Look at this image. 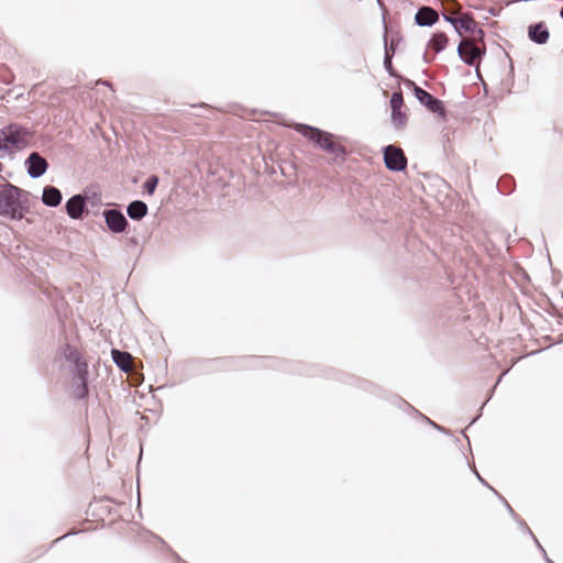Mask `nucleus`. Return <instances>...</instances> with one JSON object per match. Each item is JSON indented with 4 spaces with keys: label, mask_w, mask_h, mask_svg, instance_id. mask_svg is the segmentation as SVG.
<instances>
[{
    "label": "nucleus",
    "mask_w": 563,
    "mask_h": 563,
    "mask_svg": "<svg viewBox=\"0 0 563 563\" xmlns=\"http://www.w3.org/2000/svg\"><path fill=\"white\" fill-rule=\"evenodd\" d=\"M29 196V191L9 181L0 184V217L22 220L30 211Z\"/></svg>",
    "instance_id": "f257e3e1"
},
{
    "label": "nucleus",
    "mask_w": 563,
    "mask_h": 563,
    "mask_svg": "<svg viewBox=\"0 0 563 563\" xmlns=\"http://www.w3.org/2000/svg\"><path fill=\"white\" fill-rule=\"evenodd\" d=\"M294 129L321 151L333 155L335 158L345 159L347 151L345 146L335 141L334 134L306 123H296Z\"/></svg>",
    "instance_id": "f03ea898"
},
{
    "label": "nucleus",
    "mask_w": 563,
    "mask_h": 563,
    "mask_svg": "<svg viewBox=\"0 0 563 563\" xmlns=\"http://www.w3.org/2000/svg\"><path fill=\"white\" fill-rule=\"evenodd\" d=\"M31 131L18 123H10L0 130V158L27 147Z\"/></svg>",
    "instance_id": "7ed1b4c3"
},
{
    "label": "nucleus",
    "mask_w": 563,
    "mask_h": 563,
    "mask_svg": "<svg viewBox=\"0 0 563 563\" xmlns=\"http://www.w3.org/2000/svg\"><path fill=\"white\" fill-rule=\"evenodd\" d=\"M383 159L386 168L394 173L404 172L408 165L404 151L393 144L386 145L383 148Z\"/></svg>",
    "instance_id": "20e7f679"
},
{
    "label": "nucleus",
    "mask_w": 563,
    "mask_h": 563,
    "mask_svg": "<svg viewBox=\"0 0 563 563\" xmlns=\"http://www.w3.org/2000/svg\"><path fill=\"white\" fill-rule=\"evenodd\" d=\"M102 216L108 230L114 234L124 232L129 227V221L118 208L104 209Z\"/></svg>",
    "instance_id": "39448f33"
},
{
    "label": "nucleus",
    "mask_w": 563,
    "mask_h": 563,
    "mask_svg": "<svg viewBox=\"0 0 563 563\" xmlns=\"http://www.w3.org/2000/svg\"><path fill=\"white\" fill-rule=\"evenodd\" d=\"M24 167L32 179H37L47 172L49 164L38 152H31L24 161Z\"/></svg>",
    "instance_id": "423d86ee"
},
{
    "label": "nucleus",
    "mask_w": 563,
    "mask_h": 563,
    "mask_svg": "<svg viewBox=\"0 0 563 563\" xmlns=\"http://www.w3.org/2000/svg\"><path fill=\"white\" fill-rule=\"evenodd\" d=\"M416 98L429 111L440 115L442 119H445L448 112L442 100L434 97L424 89L418 90Z\"/></svg>",
    "instance_id": "0eeeda50"
},
{
    "label": "nucleus",
    "mask_w": 563,
    "mask_h": 563,
    "mask_svg": "<svg viewBox=\"0 0 563 563\" xmlns=\"http://www.w3.org/2000/svg\"><path fill=\"white\" fill-rule=\"evenodd\" d=\"M87 198L80 194L71 196L65 203L67 216L73 220H80L87 211Z\"/></svg>",
    "instance_id": "6e6552de"
},
{
    "label": "nucleus",
    "mask_w": 563,
    "mask_h": 563,
    "mask_svg": "<svg viewBox=\"0 0 563 563\" xmlns=\"http://www.w3.org/2000/svg\"><path fill=\"white\" fill-rule=\"evenodd\" d=\"M439 21V13L430 5H421L415 14L418 26L431 27Z\"/></svg>",
    "instance_id": "1a4fd4ad"
},
{
    "label": "nucleus",
    "mask_w": 563,
    "mask_h": 563,
    "mask_svg": "<svg viewBox=\"0 0 563 563\" xmlns=\"http://www.w3.org/2000/svg\"><path fill=\"white\" fill-rule=\"evenodd\" d=\"M528 37L531 42L543 45L549 41L550 32L544 22H538L528 26Z\"/></svg>",
    "instance_id": "9d476101"
},
{
    "label": "nucleus",
    "mask_w": 563,
    "mask_h": 563,
    "mask_svg": "<svg viewBox=\"0 0 563 563\" xmlns=\"http://www.w3.org/2000/svg\"><path fill=\"white\" fill-rule=\"evenodd\" d=\"M58 352L65 358L66 362L70 363L74 366V369H77L79 364H87L80 351L69 343L60 345Z\"/></svg>",
    "instance_id": "9b49d317"
},
{
    "label": "nucleus",
    "mask_w": 563,
    "mask_h": 563,
    "mask_svg": "<svg viewBox=\"0 0 563 563\" xmlns=\"http://www.w3.org/2000/svg\"><path fill=\"white\" fill-rule=\"evenodd\" d=\"M41 200L46 207L56 208L62 203L63 195L57 187L46 185L43 188Z\"/></svg>",
    "instance_id": "f8f14e48"
},
{
    "label": "nucleus",
    "mask_w": 563,
    "mask_h": 563,
    "mask_svg": "<svg viewBox=\"0 0 563 563\" xmlns=\"http://www.w3.org/2000/svg\"><path fill=\"white\" fill-rule=\"evenodd\" d=\"M486 53L485 45L479 46L475 44L473 41L468 45V47L465 51V54L463 55L462 62L468 66H476L477 60L481 59Z\"/></svg>",
    "instance_id": "ddd939ff"
},
{
    "label": "nucleus",
    "mask_w": 563,
    "mask_h": 563,
    "mask_svg": "<svg viewBox=\"0 0 563 563\" xmlns=\"http://www.w3.org/2000/svg\"><path fill=\"white\" fill-rule=\"evenodd\" d=\"M456 27L454 31L461 36L464 33H470L475 30V26L477 25L476 21L473 18V14L471 12H463L459 20L455 21Z\"/></svg>",
    "instance_id": "4468645a"
},
{
    "label": "nucleus",
    "mask_w": 563,
    "mask_h": 563,
    "mask_svg": "<svg viewBox=\"0 0 563 563\" xmlns=\"http://www.w3.org/2000/svg\"><path fill=\"white\" fill-rule=\"evenodd\" d=\"M148 211L147 205L142 200H133L126 206V214L131 220H142Z\"/></svg>",
    "instance_id": "2eb2a0df"
},
{
    "label": "nucleus",
    "mask_w": 563,
    "mask_h": 563,
    "mask_svg": "<svg viewBox=\"0 0 563 563\" xmlns=\"http://www.w3.org/2000/svg\"><path fill=\"white\" fill-rule=\"evenodd\" d=\"M113 363L122 371L128 373L131 368L132 355L126 351L113 349L111 351Z\"/></svg>",
    "instance_id": "dca6fc26"
},
{
    "label": "nucleus",
    "mask_w": 563,
    "mask_h": 563,
    "mask_svg": "<svg viewBox=\"0 0 563 563\" xmlns=\"http://www.w3.org/2000/svg\"><path fill=\"white\" fill-rule=\"evenodd\" d=\"M449 44V37L444 32H435L429 40V46L435 54L443 52Z\"/></svg>",
    "instance_id": "f3484780"
},
{
    "label": "nucleus",
    "mask_w": 563,
    "mask_h": 563,
    "mask_svg": "<svg viewBox=\"0 0 563 563\" xmlns=\"http://www.w3.org/2000/svg\"><path fill=\"white\" fill-rule=\"evenodd\" d=\"M383 24H384V38L383 40H384L385 53L388 49V53H389L390 57L393 58L394 55H395V52L397 49L398 43L400 42L401 37L399 36L398 33H396L391 37L390 42L388 43L387 24H386L385 18H383Z\"/></svg>",
    "instance_id": "a211bd4d"
},
{
    "label": "nucleus",
    "mask_w": 563,
    "mask_h": 563,
    "mask_svg": "<svg viewBox=\"0 0 563 563\" xmlns=\"http://www.w3.org/2000/svg\"><path fill=\"white\" fill-rule=\"evenodd\" d=\"M516 187L515 179L510 175H504L500 177L497 189L501 195H510L514 192Z\"/></svg>",
    "instance_id": "6ab92c4d"
},
{
    "label": "nucleus",
    "mask_w": 563,
    "mask_h": 563,
    "mask_svg": "<svg viewBox=\"0 0 563 563\" xmlns=\"http://www.w3.org/2000/svg\"><path fill=\"white\" fill-rule=\"evenodd\" d=\"M407 114L401 109L391 110V123L395 129H401L407 123Z\"/></svg>",
    "instance_id": "aec40b11"
},
{
    "label": "nucleus",
    "mask_w": 563,
    "mask_h": 563,
    "mask_svg": "<svg viewBox=\"0 0 563 563\" xmlns=\"http://www.w3.org/2000/svg\"><path fill=\"white\" fill-rule=\"evenodd\" d=\"M75 371V377L78 380V384L88 385L89 372L88 364H79L77 369Z\"/></svg>",
    "instance_id": "412c9836"
},
{
    "label": "nucleus",
    "mask_w": 563,
    "mask_h": 563,
    "mask_svg": "<svg viewBox=\"0 0 563 563\" xmlns=\"http://www.w3.org/2000/svg\"><path fill=\"white\" fill-rule=\"evenodd\" d=\"M158 181H159V179H158V177L156 175L150 176L145 180V183L143 184L144 191L147 195L152 196L155 192L156 188H157Z\"/></svg>",
    "instance_id": "4be33fe9"
},
{
    "label": "nucleus",
    "mask_w": 563,
    "mask_h": 563,
    "mask_svg": "<svg viewBox=\"0 0 563 563\" xmlns=\"http://www.w3.org/2000/svg\"><path fill=\"white\" fill-rule=\"evenodd\" d=\"M89 395V387L85 384H77L74 388V397L77 400H84Z\"/></svg>",
    "instance_id": "5701e85b"
},
{
    "label": "nucleus",
    "mask_w": 563,
    "mask_h": 563,
    "mask_svg": "<svg viewBox=\"0 0 563 563\" xmlns=\"http://www.w3.org/2000/svg\"><path fill=\"white\" fill-rule=\"evenodd\" d=\"M384 68L389 75V77L396 78L398 77V74L393 67V58L390 57L388 51L384 54Z\"/></svg>",
    "instance_id": "b1692460"
},
{
    "label": "nucleus",
    "mask_w": 563,
    "mask_h": 563,
    "mask_svg": "<svg viewBox=\"0 0 563 563\" xmlns=\"http://www.w3.org/2000/svg\"><path fill=\"white\" fill-rule=\"evenodd\" d=\"M390 109L394 110V109H401L402 106H404V96H402V92L401 91H395L393 92L391 97H390Z\"/></svg>",
    "instance_id": "393cba45"
},
{
    "label": "nucleus",
    "mask_w": 563,
    "mask_h": 563,
    "mask_svg": "<svg viewBox=\"0 0 563 563\" xmlns=\"http://www.w3.org/2000/svg\"><path fill=\"white\" fill-rule=\"evenodd\" d=\"M252 361L257 364L264 365V366H273V367L285 363L277 358H273V357L252 358Z\"/></svg>",
    "instance_id": "a878e982"
},
{
    "label": "nucleus",
    "mask_w": 563,
    "mask_h": 563,
    "mask_svg": "<svg viewBox=\"0 0 563 563\" xmlns=\"http://www.w3.org/2000/svg\"><path fill=\"white\" fill-rule=\"evenodd\" d=\"M471 35L472 37L470 40L473 41L475 44H484L485 32L483 29L478 27V25H476L475 30L471 32Z\"/></svg>",
    "instance_id": "bb28decb"
},
{
    "label": "nucleus",
    "mask_w": 563,
    "mask_h": 563,
    "mask_svg": "<svg viewBox=\"0 0 563 563\" xmlns=\"http://www.w3.org/2000/svg\"><path fill=\"white\" fill-rule=\"evenodd\" d=\"M397 404L398 406H404L412 411H415L417 415H419L421 417L422 420H424L427 423L430 424V421H432L430 418H428L427 416L422 415L421 412H419L417 409H415L410 404H408L406 400L401 399V398H397Z\"/></svg>",
    "instance_id": "cd10ccee"
},
{
    "label": "nucleus",
    "mask_w": 563,
    "mask_h": 563,
    "mask_svg": "<svg viewBox=\"0 0 563 563\" xmlns=\"http://www.w3.org/2000/svg\"><path fill=\"white\" fill-rule=\"evenodd\" d=\"M516 522L518 523L520 530L528 534L534 543H538V539L537 537L533 534V532L531 531V529L528 527V525L519 517V520H516Z\"/></svg>",
    "instance_id": "c85d7f7f"
},
{
    "label": "nucleus",
    "mask_w": 563,
    "mask_h": 563,
    "mask_svg": "<svg viewBox=\"0 0 563 563\" xmlns=\"http://www.w3.org/2000/svg\"><path fill=\"white\" fill-rule=\"evenodd\" d=\"M471 42H472L471 40H466V38H464V40H462V41L459 43V45H457V49H456V51H457V55H459V57H460V59H461V60H462V59H464V58H463V55L465 54V51H466V48L468 47V45L471 44Z\"/></svg>",
    "instance_id": "c756f323"
},
{
    "label": "nucleus",
    "mask_w": 563,
    "mask_h": 563,
    "mask_svg": "<svg viewBox=\"0 0 563 563\" xmlns=\"http://www.w3.org/2000/svg\"><path fill=\"white\" fill-rule=\"evenodd\" d=\"M402 82L404 85L408 88V89H411L415 97L417 96V92L418 90H422L423 88L419 87L413 80L411 79H408V78H404L402 79Z\"/></svg>",
    "instance_id": "7c9ffc66"
},
{
    "label": "nucleus",
    "mask_w": 563,
    "mask_h": 563,
    "mask_svg": "<svg viewBox=\"0 0 563 563\" xmlns=\"http://www.w3.org/2000/svg\"><path fill=\"white\" fill-rule=\"evenodd\" d=\"M498 498L504 503L507 511L509 512V515L511 516V518L516 521V520H519V516L517 515V512L512 509V507L509 505V503L501 496V495H497Z\"/></svg>",
    "instance_id": "2f4dec72"
},
{
    "label": "nucleus",
    "mask_w": 563,
    "mask_h": 563,
    "mask_svg": "<svg viewBox=\"0 0 563 563\" xmlns=\"http://www.w3.org/2000/svg\"><path fill=\"white\" fill-rule=\"evenodd\" d=\"M442 18L445 22L450 23L453 26V29H457L455 21L459 20V16H454V15L448 14V13H442Z\"/></svg>",
    "instance_id": "473e14b6"
},
{
    "label": "nucleus",
    "mask_w": 563,
    "mask_h": 563,
    "mask_svg": "<svg viewBox=\"0 0 563 563\" xmlns=\"http://www.w3.org/2000/svg\"><path fill=\"white\" fill-rule=\"evenodd\" d=\"M474 474L476 475V477L478 478V481L486 487H488L490 490H493L496 495H498V492L495 490L481 475L479 473L476 471V468L473 470Z\"/></svg>",
    "instance_id": "72a5a7b5"
},
{
    "label": "nucleus",
    "mask_w": 563,
    "mask_h": 563,
    "mask_svg": "<svg viewBox=\"0 0 563 563\" xmlns=\"http://www.w3.org/2000/svg\"><path fill=\"white\" fill-rule=\"evenodd\" d=\"M430 426H431V427H433L435 430H438V431H440V432L444 433V434H449V435H451L450 430H448V429H445L444 427H442V426H440V424L435 423L434 421H430Z\"/></svg>",
    "instance_id": "f704fd0d"
},
{
    "label": "nucleus",
    "mask_w": 563,
    "mask_h": 563,
    "mask_svg": "<svg viewBox=\"0 0 563 563\" xmlns=\"http://www.w3.org/2000/svg\"><path fill=\"white\" fill-rule=\"evenodd\" d=\"M537 548L540 550V552L542 553V556L544 559V561L547 563H554L547 554L545 550L543 549V547L540 544V542L538 541V543H536Z\"/></svg>",
    "instance_id": "c9c22d12"
},
{
    "label": "nucleus",
    "mask_w": 563,
    "mask_h": 563,
    "mask_svg": "<svg viewBox=\"0 0 563 563\" xmlns=\"http://www.w3.org/2000/svg\"><path fill=\"white\" fill-rule=\"evenodd\" d=\"M431 60H432V59L428 57V53H427V52H424V54H423V63H424V64H430V63H431Z\"/></svg>",
    "instance_id": "e433bc0d"
},
{
    "label": "nucleus",
    "mask_w": 563,
    "mask_h": 563,
    "mask_svg": "<svg viewBox=\"0 0 563 563\" xmlns=\"http://www.w3.org/2000/svg\"><path fill=\"white\" fill-rule=\"evenodd\" d=\"M69 534H70V533H66V534H64L63 537L55 539V540L53 541L52 545H53L54 543L58 542L59 540H62V539L66 538V537H67V536H69Z\"/></svg>",
    "instance_id": "4c0bfd02"
},
{
    "label": "nucleus",
    "mask_w": 563,
    "mask_h": 563,
    "mask_svg": "<svg viewBox=\"0 0 563 563\" xmlns=\"http://www.w3.org/2000/svg\"><path fill=\"white\" fill-rule=\"evenodd\" d=\"M509 369L505 371L497 379L496 385L501 380L503 376H505L508 373Z\"/></svg>",
    "instance_id": "58836bf2"
},
{
    "label": "nucleus",
    "mask_w": 563,
    "mask_h": 563,
    "mask_svg": "<svg viewBox=\"0 0 563 563\" xmlns=\"http://www.w3.org/2000/svg\"><path fill=\"white\" fill-rule=\"evenodd\" d=\"M99 84H102V85L108 86L110 88L112 87L111 82L106 81V80L104 81H99Z\"/></svg>",
    "instance_id": "ea45409f"
},
{
    "label": "nucleus",
    "mask_w": 563,
    "mask_h": 563,
    "mask_svg": "<svg viewBox=\"0 0 563 563\" xmlns=\"http://www.w3.org/2000/svg\"><path fill=\"white\" fill-rule=\"evenodd\" d=\"M232 360L231 358H222L221 362H224V363H229L231 362Z\"/></svg>",
    "instance_id": "a19ab883"
},
{
    "label": "nucleus",
    "mask_w": 563,
    "mask_h": 563,
    "mask_svg": "<svg viewBox=\"0 0 563 563\" xmlns=\"http://www.w3.org/2000/svg\"><path fill=\"white\" fill-rule=\"evenodd\" d=\"M560 16H561V19L563 20V7H562V8H561V10H560Z\"/></svg>",
    "instance_id": "79ce46f5"
},
{
    "label": "nucleus",
    "mask_w": 563,
    "mask_h": 563,
    "mask_svg": "<svg viewBox=\"0 0 563 563\" xmlns=\"http://www.w3.org/2000/svg\"><path fill=\"white\" fill-rule=\"evenodd\" d=\"M135 243H136V239L135 238L131 239V244H135Z\"/></svg>",
    "instance_id": "37998d69"
},
{
    "label": "nucleus",
    "mask_w": 563,
    "mask_h": 563,
    "mask_svg": "<svg viewBox=\"0 0 563 563\" xmlns=\"http://www.w3.org/2000/svg\"><path fill=\"white\" fill-rule=\"evenodd\" d=\"M135 243H136V239L135 238L131 239V244H135Z\"/></svg>",
    "instance_id": "c03bdc74"
},
{
    "label": "nucleus",
    "mask_w": 563,
    "mask_h": 563,
    "mask_svg": "<svg viewBox=\"0 0 563 563\" xmlns=\"http://www.w3.org/2000/svg\"><path fill=\"white\" fill-rule=\"evenodd\" d=\"M477 418H478V417L474 418V419L471 421L470 426H471V424H473V423H475V421L477 420Z\"/></svg>",
    "instance_id": "a18cd8bd"
},
{
    "label": "nucleus",
    "mask_w": 563,
    "mask_h": 563,
    "mask_svg": "<svg viewBox=\"0 0 563 563\" xmlns=\"http://www.w3.org/2000/svg\"><path fill=\"white\" fill-rule=\"evenodd\" d=\"M464 434V438H466L467 442L470 443V439L467 437V434L463 433Z\"/></svg>",
    "instance_id": "49530a36"
}]
</instances>
